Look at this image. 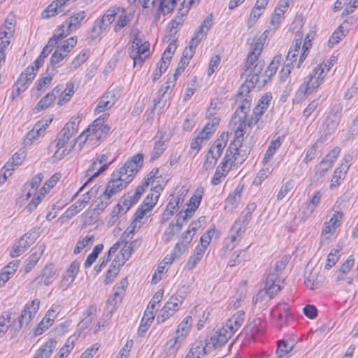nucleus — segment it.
<instances>
[{"label":"nucleus","mask_w":358,"mask_h":358,"mask_svg":"<svg viewBox=\"0 0 358 358\" xmlns=\"http://www.w3.org/2000/svg\"><path fill=\"white\" fill-rule=\"evenodd\" d=\"M94 235L91 234L81 236L76 243L73 253L79 254L85 247L91 246L94 243Z\"/></svg>","instance_id":"35"},{"label":"nucleus","mask_w":358,"mask_h":358,"mask_svg":"<svg viewBox=\"0 0 358 358\" xmlns=\"http://www.w3.org/2000/svg\"><path fill=\"white\" fill-rule=\"evenodd\" d=\"M280 282L281 280L278 278L277 274L273 273H268L266 281L265 294H267L270 299L275 296L281 289Z\"/></svg>","instance_id":"12"},{"label":"nucleus","mask_w":358,"mask_h":358,"mask_svg":"<svg viewBox=\"0 0 358 358\" xmlns=\"http://www.w3.org/2000/svg\"><path fill=\"white\" fill-rule=\"evenodd\" d=\"M201 199V194L196 192L189 199V202L187 203V208L185 211L192 216L194 213L199 206Z\"/></svg>","instance_id":"44"},{"label":"nucleus","mask_w":358,"mask_h":358,"mask_svg":"<svg viewBox=\"0 0 358 358\" xmlns=\"http://www.w3.org/2000/svg\"><path fill=\"white\" fill-rule=\"evenodd\" d=\"M243 187L238 186L235 190L231 192L225 201V208H230L234 209L237 207L241 199V192Z\"/></svg>","instance_id":"31"},{"label":"nucleus","mask_w":358,"mask_h":358,"mask_svg":"<svg viewBox=\"0 0 358 358\" xmlns=\"http://www.w3.org/2000/svg\"><path fill=\"white\" fill-rule=\"evenodd\" d=\"M79 267L80 264L77 261H74L70 264L60 282V287L62 290H66L74 281L78 273Z\"/></svg>","instance_id":"14"},{"label":"nucleus","mask_w":358,"mask_h":358,"mask_svg":"<svg viewBox=\"0 0 358 358\" xmlns=\"http://www.w3.org/2000/svg\"><path fill=\"white\" fill-rule=\"evenodd\" d=\"M289 262L288 257L286 256H284L282 257V259L279 261H278L275 266L273 269L271 270L269 273H273L278 275V278H280V274L281 273L282 271L285 269L286 267L287 263Z\"/></svg>","instance_id":"59"},{"label":"nucleus","mask_w":358,"mask_h":358,"mask_svg":"<svg viewBox=\"0 0 358 358\" xmlns=\"http://www.w3.org/2000/svg\"><path fill=\"white\" fill-rule=\"evenodd\" d=\"M264 43L261 38H258L251 45V49L248 52L246 62L243 66L244 73L242 76H245V83L241 88L246 87L248 90L254 88L259 81L260 74L264 68V61L259 59V57L263 50Z\"/></svg>","instance_id":"1"},{"label":"nucleus","mask_w":358,"mask_h":358,"mask_svg":"<svg viewBox=\"0 0 358 358\" xmlns=\"http://www.w3.org/2000/svg\"><path fill=\"white\" fill-rule=\"evenodd\" d=\"M150 43L148 41L143 42L138 50L134 52H129L130 57L134 61V66L137 64H142L145 59L149 56Z\"/></svg>","instance_id":"18"},{"label":"nucleus","mask_w":358,"mask_h":358,"mask_svg":"<svg viewBox=\"0 0 358 358\" xmlns=\"http://www.w3.org/2000/svg\"><path fill=\"white\" fill-rule=\"evenodd\" d=\"M56 345L57 341L55 340H48L38 350L34 358H50Z\"/></svg>","instance_id":"27"},{"label":"nucleus","mask_w":358,"mask_h":358,"mask_svg":"<svg viewBox=\"0 0 358 358\" xmlns=\"http://www.w3.org/2000/svg\"><path fill=\"white\" fill-rule=\"evenodd\" d=\"M57 277V274L56 273L55 266L53 265H47L43 269L41 280H43L45 285L52 284Z\"/></svg>","instance_id":"36"},{"label":"nucleus","mask_w":358,"mask_h":358,"mask_svg":"<svg viewBox=\"0 0 358 358\" xmlns=\"http://www.w3.org/2000/svg\"><path fill=\"white\" fill-rule=\"evenodd\" d=\"M85 17V13L84 11L79 12L76 15L70 17L69 21L66 22L67 24V30L71 31L73 28H76V24L80 22Z\"/></svg>","instance_id":"52"},{"label":"nucleus","mask_w":358,"mask_h":358,"mask_svg":"<svg viewBox=\"0 0 358 358\" xmlns=\"http://www.w3.org/2000/svg\"><path fill=\"white\" fill-rule=\"evenodd\" d=\"M325 77L324 69L318 66L313 69V72L308 76L304 83L300 86L297 93L301 99L306 98L312 94L322 83Z\"/></svg>","instance_id":"5"},{"label":"nucleus","mask_w":358,"mask_h":358,"mask_svg":"<svg viewBox=\"0 0 358 358\" xmlns=\"http://www.w3.org/2000/svg\"><path fill=\"white\" fill-rule=\"evenodd\" d=\"M193 320L192 316L188 315L179 324L178 329L176 331V334L179 336L180 338L185 339L187 336Z\"/></svg>","instance_id":"34"},{"label":"nucleus","mask_w":358,"mask_h":358,"mask_svg":"<svg viewBox=\"0 0 358 358\" xmlns=\"http://www.w3.org/2000/svg\"><path fill=\"white\" fill-rule=\"evenodd\" d=\"M166 145L164 141H158L155 143V147L153 148V150L151 153V158L150 160H155L157 159L159 156H161L164 150H166Z\"/></svg>","instance_id":"56"},{"label":"nucleus","mask_w":358,"mask_h":358,"mask_svg":"<svg viewBox=\"0 0 358 358\" xmlns=\"http://www.w3.org/2000/svg\"><path fill=\"white\" fill-rule=\"evenodd\" d=\"M62 90H63V85H57L51 92L48 93L38 101L36 106L37 109L43 110L49 107L55 100L56 97L60 94Z\"/></svg>","instance_id":"17"},{"label":"nucleus","mask_w":358,"mask_h":358,"mask_svg":"<svg viewBox=\"0 0 358 358\" xmlns=\"http://www.w3.org/2000/svg\"><path fill=\"white\" fill-rule=\"evenodd\" d=\"M144 192L143 186L139 185L132 195H127V197L124 199V201L123 202L125 210H128L131 205L136 203Z\"/></svg>","instance_id":"41"},{"label":"nucleus","mask_w":358,"mask_h":358,"mask_svg":"<svg viewBox=\"0 0 358 358\" xmlns=\"http://www.w3.org/2000/svg\"><path fill=\"white\" fill-rule=\"evenodd\" d=\"M74 94V84L73 83H69L66 85L65 89L63 88L59 95L61 97L58 100V105L62 106L64 103H67L71 97Z\"/></svg>","instance_id":"43"},{"label":"nucleus","mask_w":358,"mask_h":358,"mask_svg":"<svg viewBox=\"0 0 358 358\" xmlns=\"http://www.w3.org/2000/svg\"><path fill=\"white\" fill-rule=\"evenodd\" d=\"M66 28V25L64 24L56 30L53 36L48 41L49 45H55L58 44L59 40L62 39L64 36H66L69 32L67 34L64 33V29Z\"/></svg>","instance_id":"55"},{"label":"nucleus","mask_w":358,"mask_h":358,"mask_svg":"<svg viewBox=\"0 0 358 358\" xmlns=\"http://www.w3.org/2000/svg\"><path fill=\"white\" fill-rule=\"evenodd\" d=\"M192 217L191 215L184 211H180L176 215V227L177 231H180L185 223Z\"/></svg>","instance_id":"58"},{"label":"nucleus","mask_w":358,"mask_h":358,"mask_svg":"<svg viewBox=\"0 0 358 358\" xmlns=\"http://www.w3.org/2000/svg\"><path fill=\"white\" fill-rule=\"evenodd\" d=\"M250 107V101L247 99H245L242 104L239 106L238 109L235 112L234 116L232 118V123L234 125L236 124L237 120H245L247 117V113Z\"/></svg>","instance_id":"30"},{"label":"nucleus","mask_w":358,"mask_h":358,"mask_svg":"<svg viewBox=\"0 0 358 358\" xmlns=\"http://www.w3.org/2000/svg\"><path fill=\"white\" fill-rule=\"evenodd\" d=\"M341 250V248H334L332 249L329 254L327 262L324 268L326 269H330L333 266H334L336 262L338 261L340 257V251Z\"/></svg>","instance_id":"49"},{"label":"nucleus","mask_w":358,"mask_h":358,"mask_svg":"<svg viewBox=\"0 0 358 358\" xmlns=\"http://www.w3.org/2000/svg\"><path fill=\"white\" fill-rule=\"evenodd\" d=\"M143 162V155L138 154L134 156L130 160H128L122 167L130 173V176H134L140 167L142 166Z\"/></svg>","instance_id":"20"},{"label":"nucleus","mask_w":358,"mask_h":358,"mask_svg":"<svg viewBox=\"0 0 358 358\" xmlns=\"http://www.w3.org/2000/svg\"><path fill=\"white\" fill-rule=\"evenodd\" d=\"M264 10L257 8L255 6L253 7L248 20L249 27H252L257 21L259 17L263 13Z\"/></svg>","instance_id":"63"},{"label":"nucleus","mask_w":358,"mask_h":358,"mask_svg":"<svg viewBox=\"0 0 358 358\" xmlns=\"http://www.w3.org/2000/svg\"><path fill=\"white\" fill-rule=\"evenodd\" d=\"M292 345L285 341H279L278 342V348L276 350V355L278 357L281 358L292 350Z\"/></svg>","instance_id":"53"},{"label":"nucleus","mask_w":358,"mask_h":358,"mask_svg":"<svg viewBox=\"0 0 358 358\" xmlns=\"http://www.w3.org/2000/svg\"><path fill=\"white\" fill-rule=\"evenodd\" d=\"M108 159V155L106 154H103L101 156L98 157L96 159L99 164H102L97 171L92 174V176L87 180V181L80 188L79 192L82 191L85 185L91 181L94 178L97 177L101 173L104 171L108 169L109 165L112 163V161L109 163H107L106 161Z\"/></svg>","instance_id":"32"},{"label":"nucleus","mask_w":358,"mask_h":358,"mask_svg":"<svg viewBox=\"0 0 358 358\" xmlns=\"http://www.w3.org/2000/svg\"><path fill=\"white\" fill-rule=\"evenodd\" d=\"M88 58V54L87 51L80 53L77 55L72 61L69 68L71 70H76Z\"/></svg>","instance_id":"57"},{"label":"nucleus","mask_w":358,"mask_h":358,"mask_svg":"<svg viewBox=\"0 0 358 358\" xmlns=\"http://www.w3.org/2000/svg\"><path fill=\"white\" fill-rule=\"evenodd\" d=\"M39 299L33 300L31 303L26 305L17 321L13 319V313L10 311L3 312L0 316V337L8 331L9 327L15 334L19 331L24 324H28L39 309Z\"/></svg>","instance_id":"2"},{"label":"nucleus","mask_w":358,"mask_h":358,"mask_svg":"<svg viewBox=\"0 0 358 358\" xmlns=\"http://www.w3.org/2000/svg\"><path fill=\"white\" fill-rule=\"evenodd\" d=\"M218 159V157H217L215 155L211 154L210 151L208 150L206 157V160L203 165V171L202 173L204 171H208L214 168L215 166L217 161Z\"/></svg>","instance_id":"54"},{"label":"nucleus","mask_w":358,"mask_h":358,"mask_svg":"<svg viewBox=\"0 0 358 358\" xmlns=\"http://www.w3.org/2000/svg\"><path fill=\"white\" fill-rule=\"evenodd\" d=\"M237 126L234 128V135L235 138L234 141L231 143L232 145L235 146H241V143L243 142L244 134L246 132L247 124L245 120H237L236 124L234 127Z\"/></svg>","instance_id":"24"},{"label":"nucleus","mask_w":358,"mask_h":358,"mask_svg":"<svg viewBox=\"0 0 358 358\" xmlns=\"http://www.w3.org/2000/svg\"><path fill=\"white\" fill-rule=\"evenodd\" d=\"M79 122L78 117L72 118L59 132V136H64L66 138H71L76 132Z\"/></svg>","instance_id":"37"},{"label":"nucleus","mask_w":358,"mask_h":358,"mask_svg":"<svg viewBox=\"0 0 358 358\" xmlns=\"http://www.w3.org/2000/svg\"><path fill=\"white\" fill-rule=\"evenodd\" d=\"M222 159L224 161H227V162L231 164H233L236 162L237 163H240L238 155L236 154V151L233 150V145L231 144H230L229 148L227 149L226 153Z\"/></svg>","instance_id":"61"},{"label":"nucleus","mask_w":358,"mask_h":358,"mask_svg":"<svg viewBox=\"0 0 358 358\" xmlns=\"http://www.w3.org/2000/svg\"><path fill=\"white\" fill-rule=\"evenodd\" d=\"M76 338L75 336H70L65 345L60 349L59 353L54 358H66L68 357L69 352L74 347V343Z\"/></svg>","instance_id":"46"},{"label":"nucleus","mask_w":358,"mask_h":358,"mask_svg":"<svg viewBox=\"0 0 358 358\" xmlns=\"http://www.w3.org/2000/svg\"><path fill=\"white\" fill-rule=\"evenodd\" d=\"M184 340L185 339L180 338L179 336L175 334L174 337L169 340L166 343L165 352L166 355L171 356L175 355Z\"/></svg>","instance_id":"29"},{"label":"nucleus","mask_w":358,"mask_h":358,"mask_svg":"<svg viewBox=\"0 0 358 358\" xmlns=\"http://www.w3.org/2000/svg\"><path fill=\"white\" fill-rule=\"evenodd\" d=\"M233 150L236 151V154L238 155L240 163L244 161L250 153V148L243 145V143H241V146L233 145Z\"/></svg>","instance_id":"62"},{"label":"nucleus","mask_w":358,"mask_h":358,"mask_svg":"<svg viewBox=\"0 0 358 358\" xmlns=\"http://www.w3.org/2000/svg\"><path fill=\"white\" fill-rule=\"evenodd\" d=\"M211 26L212 15H210V16L207 17L202 22L201 24L194 31V36L192 37V43L195 45L196 43H200Z\"/></svg>","instance_id":"23"},{"label":"nucleus","mask_w":358,"mask_h":358,"mask_svg":"<svg viewBox=\"0 0 358 358\" xmlns=\"http://www.w3.org/2000/svg\"><path fill=\"white\" fill-rule=\"evenodd\" d=\"M245 320V312L238 310L230 317L221 329L214 331L210 343L214 348H220L231 338L235 332L241 327Z\"/></svg>","instance_id":"3"},{"label":"nucleus","mask_w":358,"mask_h":358,"mask_svg":"<svg viewBox=\"0 0 358 358\" xmlns=\"http://www.w3.org/2000/svg\"><path fill=\"white\" fill-rule=\"evenodd\" d=\"M36 240L35 234L27 233L22 236L13 245L10 254L13 257H18L25 252L27 248Z\"/></svg>","instance_id":"10"},{"label":"nucleus","mask_w":358,"mask_h":358,"mask_svg":"<svg viewBox=\"0 0 358 358\" xmlns=\"http://www.w3.org/2000/svg\"><path fill=\"white\" fill-rule=\"evenodd\" d=\"M184 298L181 295H172L165 303L157 316L158 323L164 322L168 318L174 315L180 308Z\"/></svg>","instance_id":"8"},{"label":"nucleus","mask_w":358,"mask_h":358,"mask_svg":"<svg viewBox=\"0 0 358 358\" xmlns=\"http://www.w3.org/2000/svg\"><path fill=\"white\" fill-rule=\"evenodd\" d=\"M117 176L120 177L117 174L111 175V178L104 190L105 192L112 197L127 187L124 183L120 180V178H117Z\"/></svg>","instance_id":"19"},{"label":"nucleus","mask_w":358,"mask_h":358,"mask_svg":"<svg viewBox=\"0 0 358 358\" xmlns=\"http://www.w3.org/2000/svg\"><path fill=\"white\" fill-rule=\"evenodd\" d=\"M70 139L66 138V136H59V134H58L57 138L55 141L57 150L53 155L55 159L59 160L66 155L65 152L68 150L67 144Z\"/></svg>","instance_id":"26"},{"label":"nucleus","mask_w":358,"mask_h":358,"mask_svg":"<svg viewBox=\"0 0 358 358\" xmlns=\"http://www.w3.org/2000/svg\"><path fill=\"white\" fill-rule=\"evenodd\" d=\"M120 10V7L110 8L101 18L106 22H108L109 24H110L115 20V15L118 14Z\"/></svg>","instance_id":"64"},{"label":"nucleus","mask_w":358,"mask_h":358,"mask_svg":"<svg viewBox=\"0 0 358 358\" xmlns=\"http://www.w3.org/2000/svg\"><path fill=\"white\" fill-rule=\"evenodd\" d=\"M133 16L131 13H128L125 9H122V13L118 17L117 21L114 26V31L117 33L120 30L127 26L131 21Z\"/></svg>","instance_id":"38"},{"label":"nucleus","mask_w":358,"mask_h":358,"mask_svg":"<svg viewBox=\"0 0 358 358\" xmlns=\"http://www.w3.org/2000/svg\"><path fill=\"white\" fill-rule=\"evenodd\" d=\"M331 166V164L322 159L315 168V177L322 178Z\"/></svg>","instance_id":"51"},{"label":"nucleus","mask_w":358,"mask_h":358,"mask_svg":"<svg viewBox=\"0 0 358 358\" xmlns=\"http://www.w3.org/2000/svg\"><path fill=\"white\" fill-rule=\"evenodd\" d=\"M341 117V108L339 106L334 107L326 120L328 133L334 131L340 122Z\"/></svg>","instance_id":"22"},{"label":"nucleus","mask_w":358,"mask_h":358,"mask_svg":"<svg viewBox=\"0 0 358 358\" xmlns=\"http://www.w3.org/2000/svg\"><path fill=\"white\" fill-rule=\"evenodd\" d=\"M151 210L147 209V208H145L142 206L141 205L138 207L137 209L136 213H135V219L133 220L132 223L131 224V226L127 229V231H128L127 236H129L130 234L134 235L135 230L137 229H140L144 223V221H142L143 219H147L148 216L147 214Z\"/></svg>","instance_id":"13"},{"label":"nucleus","mask_w":358,"mask_h":358,"mask_svg":"<svg viewBox=\"0 0 358 358\" xmlns=\"http://www.w3.org/2000/svg\"><path fill=\"white\" fill-rule=\"evenodd\" d=\"M220 123V118L217 117H213L208 122L206 123L204 128L199 134H202V136L206 141L209 140L213 133L215 131L217 127Z\"/></svg>","instance_id":"28"},{"label":"nucleus","mask_w":358,"mask_h":358,"mask_svg":"<svg viewBox=\"0 0 358 358\" xmlns=\"http://www.w3.org/2000/svg\"><path fill=\"white\" fill-rule=\"evenodd\" d=\"M281 144L282 138L280 136H278L275 140H272L271 141L270 145H268L263 158V163L266 164L271 159V158L275 153L276 150L280 147Z\"/></svg>","instance_id":"39"},{"label":"nucleus","mask_w":358,"mask_h":358,"mask_svg":"<svg viewBox=\"0 0 358 358\" xmlns=\"http://www.w3.org/2000/svg\"><path fill=\"white\" fill-rule=\"evenodd\" d=\"M265 329V323L260 318L254 319L244 328V332L251 340H257L263 335Z\"/></svg>","instance_id":"11"},{"label":"nucleus","mask_w":358,"mask_h":358,"mask_svg":"<svg viewBox=\"0 0 358 358\" xmlns=\"http://www.w3.org/2000/svg\"><path fill=\"white\" fill-rule=\"evenodd\" d=\"M112 196L106 192L100 195L95 201V208L99 213L102 212L111 203Z\"/></svg>","instance_id":"42"},{"label":"nucleus","mask_w":358,"mask_h":358,"mask_svg":"<svg viewBox=\"0 0 358 358\" xmlns=\"http://www.w3.org/2000/svg\"><path fill=\"white\" fill-rule=\"evenodd\" d=\"M155 189V193H150L144 199L143 203L141 204L142 206L147 208V209L152 210L154 206L156 204L157 199L159 196V190H162L163 189V187L162 185H156L154 187Z\"/></svg>","instance_id":"33"},{"label":"nucleus","mask_w":358,"mask_h":358,"mask_svg":"<svg viewBox=\"0 0 358 358\" xmlns=\"http://www.w3.org/2000/svg\"><path fill=\"white\" fill-rule=\"evenodd\" d=\"M290 315L289 306L285 303H278L271 312V316L279 329L287 324Z\"/></svg>","instance_id":"9"},{"label":"nucleus","mask_w":358,"mask_h":358,"mask_svg":"<svg viewBox=\"0 0 358 358\" xmlns=\"http://www.w3.org/2000/svg\"><path fill=\"white\" fill-rule=\"evenodd\" d=\"M345 200H338L335 203L332 208V210L334 212L333 216L328 222H326L324 224L322 231V234L323 236L327 234L332 235L335 233L336 229L340 226L343 219V213L341 210L345 208Z\"/></svg>","instance_id":"6"},{"label":"nucleus","mask_w":358,"mask_h":358,"mask_svg":"<svg viewBox=\"0 0 358 358\" xmlns=\"http://www.w3.org/2000/svg\"><path fill=\"white\" fill-rule=\"evenodd\" d=\"M120 268L118 266H117L116 264H110L106 274L104 282L106 284H109L112 282L115 278L116 275L118 274Z\"/></svg>","instance_id":"60"},{"label":"nucleus","mask_w":358,"mask_h":358,"mask_svg":"<svg viewBox=\"0 0 358 358\" xmlns=\"http://www.w3.org/2000/svg\"><path fill=\"white\" fill-rule=\"evenodd\" d=\"M281 59L282 57L280 55H275L273 57V60L271 62L266 70L265 71L266 76H267L268 78H271L275 73L281 62Z\"/></svg>","instance_id":"50"},{"label":"nucleus","mask_w":358,"mask_h":358,"mask_svg":"<svg viewBox=\"0 0 358 358\" xmlns=\"http://www.w3.org/2000/svg\"><path fill=\"white\" fill-rule=\"evenodd\" d=\"M174 86V84L171 85L169 81H167L162 85L158 90L156 97L153 100L154 108L162 110L164 108L166 103V94L168 91Z\"/></svg>","instance_id":"16"},{"label":"nucleus","mask_w":358,"mask_h":358,"mask_svg":"<svg viewBox=\"0 0 358 358\" xmlns=\"http://www.w3.org/2000/svg\"><path fill=\"white\" fill-rule=\"evenodd\" d=\"M77 43V38L75 37H71L64 41L60 44H57V49L60 52H62L66 57L72 49L76 46Z\"/></svg>","instance_id":"45"},{"label":"nucleus","mask_w":358,"mask_h":358,"mask_svg":"<svg viewBox=\"0 0 358 358\" xmlns=\"http://www.w3.org/2000/svg\"><path fill=\"white\" fill-rule=\"evenodd\" d=\"M227 145V139L225 138L224 134L217 138L213 145L210 148L209 151L211 154L215 155L217 157H220L222 153V150Z\"/></svg>","instance_id":"40"},{"label":"nucleus","mask_w":358,"mask_h":358,"mask_svg":"<svg viewBox=\"0 0 358 358\" xmlns=\"http://www.w3.org/2000/svg\"><path fill=\"white\" fill-rule=\"evenodd\" d=\"M105 116H100L96 119L83 133L76 138V141L82 145L88 142L91 145H97L104 139L110 131V127L105 124Z\"/></svg>","instance_id":"4"},{"label":"nucleus","mask_w":358,"mask_h":358,"mask_svg":"<svg viewBox=\"0 0 358 358\" xmlns=\"http://www.w3.org/2000/svg\"><path fill=\"white\" fill-rule=\"evenodd\" d=\"M35 76L36 73L34 72V68L33 66H28L25 71L20 74L19 78L13 87L11 93L12 100H15L28 87Z\"/></svg>","instance_id":"7"},{"label":"nucleus","mask_w":358,"mask_h":358,"mask_svg":"<svg viewBox=\"0 0 358 358\" xmlns=\"http://www.w3.org/2000/svg\"><path fill=\"white\" fill-rule=\"evenodd\" d=\"M103 249V244L96 245L94 248L92 252L87 256L85 263L84 266L85 268H88L92 265V264L96 261L99 255Z\"/></svg>","instance_id":"47"},{"label":"nucleus","mask_w":358,"mask_h":358,"mask_svg":"<svg viewBox=\"0 0 358 358\" xmlns=\"http://www.w3.org/2000/svg\"><path fill=\"white\" fill-rule=\"evenodd\" d=\"M188 245L189 244L183 242L182 240L180 242L177 243L167 263L171 264L176 257L181 256L187 250Z\"/></svg>","instance_id":"48"},{"label":"nucleus","mask_w":358,"mask_h":358,"mask_svg":"<svg viewBox=\"0 0 358 358\" xmlns=\"http://www.w3.org/2000/svg\"><path fill=\"white\" fill-rule=\"evenodd\" d=\"M43 245L40 246L38 249L32 248L31 254L25 260V272L29 273L36 266L43 252Z\"/></svg>","instance_id":"25"},{"label":"nucleus","mask_w":358,"mask_h":358,"mask_svg":"<svg viewBox=\"0 0 358 358\" xmlns=\"http://www.w3.org/2000/svg\"><path fill=\"white\" fill-rule=\"evenodd\" d=\"M68 0H55L42 13L43 18H50L65 11Z\"/></svg>","instance_id":"15"},{"label":"nucleus","mask_w":358,"mask_h":358,"mask_svg":"<svg viewBox=\"0 0 358 358\" xmlns=\"http://www.w3.org/2000/svg\"><path fill=\"white\" fill-rule=\"evenodd\" d=\"M171 196V198L170 199L169 202L168 203L166 208L162 214L161 220L162 223L167 222L170 219V217L173 215L174 210L178 206L179 203L180 202H183L184 201V199L179 196H175L172 194Z\"/></svg>","instance_id":"21"}]
</instances>
